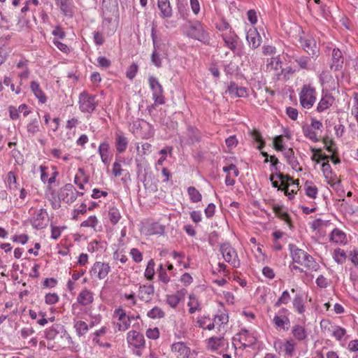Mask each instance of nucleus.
Here are the masks:
<instances>
[{
	"label": "nucleus",
	"mask_w": 358,
	"mask_h": 358,
	"mask_svg": "<svg viewBox=\"0 0 358 358\" xmlns=\"http://www.w3.org/2000/svg\"><path fill=\"white\" fill-rule=\"evenodd\" d=\"M291 256L294 262L305 266L309 270L317 271L319 265L314 260L312 256L304 250L296 248L295 245H290Z\"/></svg>",
	"instance_id": "obj_1"
},
{
	"label": "nucleus",
	"mask_w": 358,
	"mask_h": 358,
	"mask_svg": "<svg viewBox=\"0 0 358 358\" xmlns=\"http://www.w3.org/2000/svg\"><path fill=\"white\" fill-rule=\"evenodd\" d=\"M96 96L84 91L78 97L79 109L82 113H90L94 112L98 103L95 101Z\"/></svg>",
	"instance_id": "obj_2"
},
{
	"label": "nucleus",
	"mask_w": 358,
	"mask_h": 358,
	"mask_svg": "<svg viewBox=\"0 0 358 358\" xmlns=\"http://www.w3.org/2000/svg\"><path fill=\"white\" fill-rule=\"evenodd\" d=\"M301 105L305 108H310L316 100V92L314 87L305 85L299 94Z\"/></svg>",
	"instance_id": "obj_3"
},
{
	"label": "nucleus",
	"mask_w": 358,
	"mask_h": 358,
	"mask_svg": "<svg viewBox=\"0 0 358 358\" xmlns=\"http://www.w3.org/2000/svg\"><path fill=\"white\" fill-rule=\"evenodd\" d=\"M220 252L224 259L234 268H238L241 265L238 254L235 249L229 243H224L220 245Z\"/></svg>",
	"instance_id": "obj_4"
},
{
	"label": "nucleus",
	"mask_w": 358,
	"mask_h": 358,
	"mask_svg": "<svg viewBox=\"0 0 358 358\" xmlns=\"http://www.w3.org/2000/svg\"><path fill=\"white\" fill-rule=\"evenodd\" d=\"M208 350L221 355L224 352H227L229 343L223 336H213L207 340Z\"/></svg>",
	"instance_id": "obj_5"
},
{
	"label": "nucleus",
	"mask_w": 358,
	"mask_h": 358,
	"mask_svg": "<svg viewBox=\"0 0 358 358\" xmlns=\"http://www.w3.org/2000/svg\"><path fill=\"white\" fill-rule=\"evenodd\" d=\"M83 193L78 192L72 184H66L61 188L59 199L66 203H73L78 196H83Z\"/></svg>",
	"instance_id": "obj_6"
},
{
	"label": "nucleus",
	"mask_w": 358,
	"mask_h": 358,
	"mask_svg": "<svg viewBox=\"0 0 358 358\" xmlns=\"http://www.w3.org/2000/svg\"><path fill=\"white\" fill-rule=\"evenodd\" d=\"M149 85L152 91V99L155 101V104H164V99L163 96V87L159 83L158 80L151 76L148 78Z\"/></svg>",
	"instance_id": "obj_7"
},
{
	"label": "nucleus",
	"mask_w": 358,
	"mask_h": 358,
	"mask_svg": "<svg viewBox=\"0 0 358 358\" xmlns=\"http://www.w3.org/2000/svg\"><path fill=\"white\" fill-rule=\"evenodd\" d=\"M32 227L35 229H43L48 222V213L43 208L36 210L30 220Z\"/></svg>",
	"instance_id": "obj_8"
},
{
	"label": "nucleus",
	"mask_w": 358,
	"mask_h": 358,
	"mask_svg": "<svg viewBox=\"0 0 358 358\" xmlns=\"http://www.w3.org/2000/svg\"><path fill=\"white\" fill-rule=\"evenodd\" d=\"M266 71L273 77H279L282 73L281 61L279 57H272L267 60Z\"/></svg>",
	"instance_id": "obj_9"
},
{
	"label": "nucleus",
	"mask_w": 358,
	"mask_h": 358,
	"mask_svg": "<svg viewBox=\"0 0 358 358\" xmlns=\"http://www.w3.org/2000/svg\"><path fill=\"white\" fill-rule=\"evenodd\" d=\"M110 271L108 264L96 262L94 264L90 273L92 275H96L99 279H104Z\"/></svg>",
	"instance_id": "obj_10"
},
{
	"label": "nucleus",
	"mask_w": 358,
	"mask_h": 358,
	"mask_svg": "<svg viewBox=\"0 0 358 358\" xmlns=\"http://www.w3.org/2000/svg\"><path fill=\"white\" fill-rule=\"evenodd\" d=\"M187 35L199 41H202L206 38V32L203 31L201 24L198 22L189 25L187 30Z\"/></svg>",
	"instance_id": "obj_11"
},
{
	"label": "nucleus",
	"mask_w": 358,
	"mask_h": 358,
	"mask_svg": "<svg viewBox=\"0 0 358 358\" xmlns=\"http://www.w3.org/2000/svg\"><path fill=\"white\" fill-rule=\"evenodd\" d=\"M127 342L129 345L136 348H141L145 345L143 335L136 331H130L127 333Z\"/></svg>",
	"instance_id": "obj_12"
},
{
	"label": "nucleus",
	"mask_w": 358,
	"mask_h": 358,
	"mask_svg": "<svg viewBox=\"0 0 358 358\" xmlns=\"http://www.w3.org/2000/svg\"><path fill=\"white\" fill-rule=\"evenodd\" d=\"M171 351L177 358H189L190 349L183 342L174 343Z\"/></svg>",
	"instance_id": "obj_13"
},
{
	"label": "nucleus",
	"mask_w": 358,
	"mask_h": 358,
	"mask_svg": "<svg viewBox=\"0 0 358 358\" xmlns=\"http://www.w3.org/2000/svg\"><path fill=\"white\" fill-rule=\"evenodd\" d=\"M343 61L344 59L341 51L338 48H334L332 51L330 69L334 71H341L343 66Z\"/></svg>",
	"instance_id": "obj_14"
},
{
	"label": "nucleus",
	"mask_w": 358,
	"mask_h": 358,
	"mask_svg": "<svg viewBox=\"0 0 358 358\" xmlns=\"http://www.w3.org/2000/svg\"><path fill=\"white\" fill-rule=\"evenodd\" d=\"M299 42L302 48L309 55H316V42L311 36L300 37Z\"/></svg>",
	"instance_id": "obj_15"
},
{
	"label": "nucleus",
	"mask_w": 358,
	"mask_h": 358,
	"mask_svg": "<svg viewBox=\"0 0 358 358\" xmlns=\"http://www.w3.org/2000/svg\"><path fill=\"white\" fill-rule=\"evenodd\" d=\"M155 292V288L152 285H140L138 292V298L145 302L151 300Z\"/></svg>",
	"instance_id": "obj_16"
},
{
	"label": "nucleus",
	"mask_w": 358,
	"mask_h": 358,
	"mask_svg": "<svg viewBox=\"0 0 358 358\" xmlns=\"http://www.w3.org/2000/svg\"><path fill=\"white\" fill-rule=\"evenodd\" d=\"M222 37L225 45L234 52L236 50L238 41V36L234 31H229V32L222 34Z\"/></svg>",
	"instance_id": "obj_17"
},
{
	"label": "nucleus",
	"mask_w": 358,
	"mask_h": 358,
	"mask_svg": "<svg viewBox=\"0 0 358 358\" xmlns=\"http://www.w3.org/2000/svg\"><path fill=\"white\" fill-rule=\"evenodd\" d=\"M246 39L252 49L257 48L262 43V38L255 29H250L248 31Z\"/></svg>",
	"instance_id": "obj_18"
},
{
	"label": "nucleus",
	"mask_w": 358,
	"mask_h": 358,
	"mask_svg": "<svg viewBox=\"0 0 358 358\" xmlns=\"http://www.w3.org/2000/svg\"><path fill=\"white\" fill-rule=\"evenodd\" d=\"M158 8L160 10V16L162 18H170L173 15V10L169 0H158Z\"/></svg>",
	"instance_id": "obj_19"
},
{
	"label": "nucleus",
	"mask_w": 358,
	"mask_h": 358,
	"mask_svg": "<svg viewBox=\"0 0 358 358\" xmlns=\"http://www.w3.org/2000/svg\"><path fill=\"white\" fill-rule=\"evenodd\" d=\"M165 231V227L158 222H153L148 224L144 229V233L147 236L164 235Z\"/></svg>",
	"instance_id": "obj_20"
},
{
	"label": "nucleus",
	"mask_w": 358,
	"mask_h": 358,
	"mask_svg": "<svg viewBox=\"0 0 358 358\" xmlns=\"http://www.w3.org/2000/svg\"><path fill=\"white\" fill-rule=\"evenodd\" d=\"M199 138V131L196 128L189 126L187 129L186 136H182L180 137V141L182 143L189 144L197 141Z\"/></svg>",
	"instance_id": "obj_21"
},
{
	"label": "nucleus",
	"mask_w": 358,
	"mask_h": 358,
	"mask_svg": "<svg viewBox=\"0 0 358 358\" xmlns=\"http://www.w3.org/2000/svg\"><path fill=\"white\" fill-rule=\"evenodd\" d=\"M334 102V98L331 94L326 93L325 94L322 95V99H320L317 107V110L319 113H322L325 110L330 108Z\"/></svg>",
	"instance_id": "obj_22"
},
{
	"label": "nucleus",
	"mask_w": 358,
	"mask_h": 358,
	"mask_svg": "<svg viewBox=\"0 0 358 358\" xmlns=\"http://www.w3.org/2000/svg\"><path fill=\"white\" fill-rule=\"evenodd\" d=\"M273 322L276 329H282L285 331L289 329L290 324L289 319L286 315H275L273 317Z\"/></svg>",
	"instance_id": "obj_23"
},
{
	"label": "nucleus",
	"mask_w": 358,
	"mask_h": 358,
	"mask_svg": "<svg viewBox=\"0 0 358 358\" xmlns=\"http://www.w3.org/2000/svg\"><path fill=\"white\" fill-rule=\"evenodd\" d=\"M20 113H23L24 116H27L29 114L30 111L26 104H21L17 108L14 106L9 107L10 117L12 120H17Z\"/></svg>",
	"instance_id": "obj_24"
},
{
	"label": "nucleus",
	"mask_w": 358,
	"mask_h": 358,
	"mask_svg": "<svg viewBox=\"0 0 358 358\" xmlns=\"http://www.w3.org/2000/svg\"><path fill=\"white\" fill-rule=\"evenodd\" d=\"M93 294L85 289L83 290L77 297V301L83 306H88L93 302Z\"/></svg>",
	"instance_id": "obj_25"
},
{
	"label": "nucleus",
	"mask_w": 358,
	"mask_h": 358,
	"mask_svg": "<svg viewBox=\"0 0 358 358\" xmlns=\"http://www.w3.org/2000/svg\"><path fill=\"white\" fill-rule=\"evenodd\" d=\"M127 138L120 132L116 133L115 134V147L120 153L124 152L128 145Z\"/></svg>",
	"instance_id": "obj_26"
},
{
	"label": "nucleus",
	"mask_w": 358,
	"mask_h": 358,
	"mask_svg": "<svg viewBox=\"0 0 358 358\" xmlns=\"http://www.w3.org/2000/svg\"><path fill=\"white\" fill-rule=\"evenodd\" d=\"M292 59L297 64L301 69L310 70L311 69V59L309 57L306 56H292Z\"/></svg>",
	"instance_id": "obj_27"
},
{
	"label": "nucleus",
	"mask_w": 358,
	"mask_h": 358,
	"mask_svg": "<svg viewBox=\"0 0 358 358\" xmlns=\"http://www.w3.org/2000/svg\"><path fill=\"white\" fill-rule=\"evenodd\" d=\"M284 156L286 158L287 163L292 166L293 169L299 171L301 170L299 168V163L294 156L292 148H289L288 150H285L284 152Z\"/></svg>",
	"instance_id": "obj_28"
},
{
	"label": "nucleus",
	"mask_w": 358,
	"mask_h": 358,
	"mask_svg": "<svg viewBox=\"0 0 358 358\" xmlns=\"http://www.w3.org/2000/svg\"><path fill=\"white\" fill-rule=\"evenodd\" d=\"M292 334L293 337L299 341H304L307 338V333L304 327L299 324H296L292 327Z\"/></svg>",
	"instance_id": "obj_29"
},
{
	"label": "nucleus",
	"mask_w": 358,
	"mask_h": 358,
	"mask_svg": "<svg viewBox=\"0 0 358 358\" xmlns=\"http://www.w3.org/2000/svg\"><path fill=\"white\" fill-rule=\"evenodd\" d=\"M99 154L100 155L102 162L105 165H108L110 162L109 145L107 143H102L99 147Z\"/></svg>",
	"instance_id": "obj_30"
},
{
	"label": "nucleus",
	"mask_w": 358,
	"mask_h": 358,
	"mask_svg": "<svg viewBox=\"0 0 358 358\" xmlns=\"http://www.w3.org/2000/svg\"><path fill=\"white\" fill-rule=\"evenodd\" d=\"M275 176L278 178L281 181V185L283 187V191L286 196H289V182H292L294 180L292 178L289 176L288 175H284L281 173H276Z\"/></svg>",
	"instance_id": "obj_31"
},
{
	"label": "nucleus",
	"mask_w": 358,
	"mask_h": 358,
	"mask_svg": "<svg viewBox=\"0 0 358 358\" xmlns=\"http://www.w3.org/2000/svg\"><path fill=\"white\" fill-rule=\"evenodd\" d=\"M31 90L34 94L35 96L41 101V103H45L46 101V96L44 92L41 89L39 84L36 81H32L31 83Z\"/></svg>",
	"instance_id": "obj_32"
},
{
	"label": "nucleus",
	"mask_w": 358,
	"mask_h": 358,
	"mask_svg": "<svg viewBox=\"0 0 358 358\" xmlns=\"http://www.w3.org/2000/svg\"><path fill=\"white\" fill-rule=\"evenodd\" d=\"M330 240L336 243H345L346 235L341 230L335 229L331 233Z\"/></svg>",
	"instance_id": "obj_33"
},
{
	"label": "nucleus",
	"mask_w": 358,
	"mask_h": 358,
	"mask_svg": "<svg viewBox=\"0 0 358 358\" xmlns=\"http://www.w3.org/2000/svg\"><path fill=\"white\" fill-rule=\"evenodd\" d=\"M296 343L292 338H289L283 344V351L285 355L288 357H292L294 355Z\"/></svg>",
	"instance_id": "obj_34"
},
{
	"label": "nucleus",
	"mask_w": 358,
	"mask_h": 358,
	"mask_svg": "<svg viewBox=\"0 0 358 358\" xmlns=\"http://www.w3.org/2000/svg\"><path fill=\"white\" fill-rule=\"evenodd\" d=\"M73 327L79 337L84 336L89 330V325L82 320L75 321Z\"/></svg>",
	"instance_id": "obj_35"
},
{
	"label": "nucleus",
	"mask_w": 358,
	"mask_h": 358,
	"mask_svg": "<svg viewBox=\"0 0 358 358\" xmlns=\"http://www.w3.org/2000/svg\"><path fill=\"white\" fill-rule=\"evenodd\" d=\"M303 134L313 142H318L320 139L317 138L315 131L310 126H303L302 127Z\"/></svg>",
	"instance_id": "obj_36"
},
{
	"label": "nucleus",
	"mask_w": 358,
	"mask_h": 358,
	"mask_svg": "<svg viewBox=\"0 0 358 358\" xmlns=\"http://www.w3.org/2000/svg\"><path fill=\"white\" fill-rule=\"evenodd\" d=\"M273 210L275 214L280 219L286 222L287 224H290V219L289 215L282 210V206L274 205L273 206Z\"/></svg>",
	"instance_id": "obj_37"
},
{
	"label": "nucleus",
	"mask_w": 358,
	"mask_h": 358,
	"mask_svg": "<svg viewBox=\"0 0 358 358\" xmlns=\"http://www.w3.org/2000/svg\"><path fill=\"white\" fill-rule=\"evenodd\" d=\"M157 273L158 275L159 280L160 282H163L164 284H168L170 282V277L166 272V269L162 264L159 266Z\"/></svg>",
	"instance_id": "obj_38"
},
{
	"label": "nucleus",
	"mask_w": 358,
	"mask_h": 358,
	"mask_svg": "<svg viewBox=\"0 0 358 358\" xmlns=\"http://www.w3.org/2000/svg\"><path fill=\"white\" fill-rule=\"evenodd\" d=\"M293 306L296 312L299 314L303 313L305 311L303 300L300 295H296L292 301Z\"/></svg>",
	"instance_id": "obj_39"
},
{
	"label": "nucleus",
	"mask_w": 358,
	"mask_h": 358,
	"mask_svg": "<svg viewBox=\"0 0 358 358\" xmlns=\"http://www.w3.org/2000/svg\"><path fill=\"white\" fill-rule=\"evenodd\" d=\"M108 217L113 224H117L121 217L119 210L115 207L110 208L108 210Z\"/></svg>",
	"instance_id": "obj_40"
},
{
	"label": "nucleus",
	"mask_w": 358,
	"mask_h": 358,
	"mask_svg": "<svg viewBox=\"0 0 358 358\" xmlns=\"http://www.w3.org/2000/svg\"><path fill=\"white\" fill-rule=\"evenodd\" d=\"M39 120L35 118L27 124V129L29 135L34 136L37 132L39 131Z\"/></svg>",
	"instance_id": "obj_41"
},
{
	"label": "nucleus",
	"mask_w": 358,
	"mask_h": 358,
	"mask_svg": "<svg viewBox=\"0 0 358 358\" xmlns=\"http://www.w3.org/2000/svg\"><path fill=\"white\" fill-rule=\"evenodd\" d=\"M306 194L310 198H316L317 194V188L313 185L311 182L306 181L305 183Z\"/></svg>",
	"instance_id": "obj_42"
},
{
	"label": "nucleus",
	"mask_w": 358,
	"mask_h": 358,
	"mask_svg": "<svg viewBox=\"0 0 358 358\" xmlns=\"http://www.w3.org/2000/svg\"><path fill=\"white\" fill-rule=\"evenodd\" d=\"M323 143L324 144V148L327 150L328 152L335 154L337 152V149L334 148L335 142L332 138L326 136L322 140Z\"/></svg>",
	"instance_id": "obj_43"
},
{
	"label": "nucleus",
	"mask_w": 358,
	"mask_h": 358,
	"mask_svg": "<svg viewBox=\"0 0 358 358\" xmlns=\"http://www.w3.org/2000/svg\"><path fill=\"white\" fill-rule=\"evenodd\" d=\"M187 192L192 202L197 203L201 200V194L194 187H189Z\"/></svg>",
	"instance_id": "obj_44"
},
{
	"label": "nucleus",
	"mask_w": 358,
	"mask_h": 358,
	"mask_svg": "<svg viewBox=\"0 0 358 358\" xmlns=\"http://www.w3.org/2000/svg\"><path fill=\"white\" fill-rule=\"evenodd\" d=\"M189 300L187 303V306H189V312L192 314L195 311L199 309V303L194 295H190L189 297Z\"/></svg>",
	"instance_id": "obj_45"
},
{
	"label": "nucleus",
	"mask_w": 358,
	"mask_h": 358,
	"mask_svg": "<svg viewBox=\"0 0 358 358\" xmlns=\"http://www.w3.org/2000/svg\"><path fill=\"white\" fill-rule=\"evenodd\" d=\"M147 315L152 319H159L164 317V312L159 307H154L148 312Z\"/></svg>",
	"instance_id": "obj_46"
},
{
	"label": "nucleus",
	"mask_w": 358,
	"mask_h": 358,
	"mask_svg": "<svg viewBox=\"0 0 358 358\" xmlns=\"http://www.w3.org/2000/svg\"><path fill=\"white\" fill-rule=\"evenodd\" d=\"M99 221L95 215L90 216L86 220L83 221L80 224L81 227H91L95 230V227L97 225Z\"/></svg>",
	"instance_id": "obj_47"
},
{
	"label": "nucleus",
	"mask_w": 358,
	"mask_h": 358,
	"mask_svg": "<svg viewBox=\"0 0 358 358\" xmlns=\"http://www.w3.org/2000/svg\"><path fill=\"white\" fill-rule=\"evenodd\" d=\"M155 275V262L153 259H150L147 265L145 271V277L148 280H152Z\"/></svg>",
	"instance_id": "obj_48"
},
{
	"label": "nucleus",
	"mask_w": 358,
	"mask_h": 358,
	"mask_svg": "<svg viewBox=\"0 0 358 358\" xmlns=\"http://www.w3.org/2000/svg\"><path fill=\"white\" fill-rule=\"evenodd\" d=\"M331 331L332 336H334L335 338L338 341H341L346 334V330L344 328L338 326L333 327Z\"/></svg>",
	"instance_id": "obj_49"
},
{
	"label": "nucleus",
	"mask_w": 358,
	"mask_h": 358,
	"mask_svg": "<svg viewBox=\"0 0 358 358\" xmlns=\"http://www.w3.org/2000/svg\"><path fill=\"white\" fill-rule=\"evenodd\" d=\"M345 258L346 255L343 250L338 248L334 250V259L337 263L343 264L345 262Z\"/></svg>",
	"instance_id": "obj_50"
},
{
	"label": "nucleus",
	"mask_w": 358,
	"mask_h": 358,
	"mask_svg": "<svg viewBox=\"0 0 358 358\" xmlns=\"http://www.w3.org/2000/svg\"><path fill=\"white\" fill-rule=\"evenodd\" d=\"M290 300V295L288 291H284L281 295V296L278 299V301L275 303V307H279L282 304L288 303Z\"/></svg>",
	"instance_id": "obj_51"
},
{
	"label": "nucleus",
	"mask_w": 358,
	"mask_h": 358,
	"mask_svg": "<svg viewBox=\"0 0 358 358\" xmlns=\"http://www.w3.org/2000/svg\"><path fill=\"white\" fill-rule=\"evenodd\" d=\"M59 326L58 324H55L52 326L50 329L45 331V338L48 340H52L55 338L56 335L58 334L57 328Z\"/></svg>",
	"instance_id": "obj_52"
},
{
	"label": "nucleus",
	"mask_w": 358,
	"mask_h": 358,
	"mask_svg": "<svg viewBox=\"0 0 358 358\" xmlns=\"http://www.w3.org/2000/svg\"><path fill=\"white\" fill-rule=\"evenodd\" d=\"M117 326L118 327L119 331H126L130 326L129 317H126L124 320H118V322H117Z\"/></svg>",
	"instance_id": "obj_53"
},
{
	"label": "nucleus",
	"mask_w": 358,
	"mask_h": 358,
	"mask_svg": "<svg viewBox=\"0 0 358 358\" xmlns=\"http://www.w3.org/2000/svg\"><path fill=\"white\" fill-rule=\"evenodd\" d=\"M138 69V65L134 63L130 65L126 72L127 77L130 80H132L136 76Z\"/></svg>",
	"instance_id": "obj_54"
},
{
	"label": "nucleus",
	"mask_w": 358,
	"mask_h": 358,
	"mask_svg": "<svg viewBox=\"0 0 358 358\" xmlns=\"http://www.w3.org/2000/svg\"><path fill=\"white\" fill-rule=\"evenodd\" d=\"M59 300V296L56 293H49L45 296V301L48 305L56 303Z\"/></svg>",
	"instance_id": "obj_55"
},
{
	"label": "nucleus",
	"mask_w": 358,
	"mask_h": 358,
	"mask_svg": "<svg viewBox=\"0 0 358 358\" xmlns=\"http://www.w3.org/2000/svg\"><path fill=\"white\" fill-rule=\"evenodd\" d=\"M130 255L136 263L141 262L143 259L142 253L137 248H132L130 251Z\"/></svg>",
	"instance_id": "obj_56"
},
{
	"label": "nucleus",
	"mask_w": 358,
	"mask_h": 358,
	"mask_svg": "<svg viewBox=\"0 0 358 358\" xmlns=\"http://www.w3.org/2000/svg\"><path fill=\"white\" fill-rule=\"evenodd\" d=\"M275 149L278 151H283V138L282 136H277L273 140Z\"/></svg>",
	"instance_id": "obj_57"
},
{
	"label": "nucleus",
	"mask_w": 358,
	"mask_h": 358,
	"mask_svg": "<svg viewBox=\"0 0 358 358\" xmlns=\"http://www.w3.org/2000/svg\"><path fill=\"white\" fill-rule=\"evenodd\" d=\"M53 44L62 52L68 53L69 52V48L64 43L60 42L57 38H55L52 41Z\"/></svg>",
	"instance_id": "obj_58"
},
{
	"label": "nucleus",
	"mask_w": 358,
	"mask_h": 358,
	"mask_svg": "<svg viewBox=\"0 0 358 358\" xmlns=\"http://www.w3.org/2000/svg\"><path fill=\"white\" fill-rule=\"evenodd\" d=\"M124 169H122L121 164L119 162H115L113 165V174L115 177H119L122 175Z\"/></svg>",
	"instance_id": "obj_59"
},
{
	"label": "nucleus",
	"mask_w": 358,
	"mask_h": 358,
	"mask_svg": "<svg viewBox=\"0 0 358 358\" xmlns=\"http://www.w3.org/2000/svg\"><path fill=\"white\" fill-rule=\"evenodd\" d=\"M166 301L171 307L175 308L178 306L180 299L177 295H169L167 296Z\"/></svg>",
	"instance_id": "obj_60"
},
{
	"label": "nucleus",
	"mask_w": 358,
	"mask_h": 358,
	"mask_svg": "<svg viewBox=\"0 0 358 358\" xmlns=\"http://www.w3.org/2000/svg\"><path fill=\"white\" fill-rule=\"evenodd\" d=\"M262 52L264 55H273L276 52V48L272 45H264L262 47Z\"/></svg>",
	"instance_id": "obj_61"
},
{
	"label": "nucleus",
	"mask_w": 358,
	"mask_h": 358,
	"mask_svg": "<svg viewBox=\"0 0 358 358\" xmlns=\"http://www.w3.org/2000/svg\"><path fill=\"white\" fill-rule=\"evenodd\" d=\"M113 259L115 260L120 261L121 263L124 264L127 262L128 259L127 256L122 253V252L115 251L113 253Z\"/></svg>",
	"instance_id": "obj_62"
},
{
	"label": "nucleus",
	"mask_w": 358,
	"mask_h": 358,
	"mask_svg": "<svg viewBox=\"0 0 358 358\" xmlns=\"http://www.w3.org/2000/svg\"><path fill=\"white\" fill-rule=\"evenodd\" d=\"M286 113L288 117L292 120H296L298 117V110L292 107H287L286 109Z\"/></svg>",
	"instance_id": "obj_63"
},
{
	"label": "nucleus",
	"mask_w": 358,
	"mask_h": 358,
	"mask_svg": "<svg viewBox=\"0 0 358 358\" xmlns=\"http://www.w3.org/2000/svg\"><path fill=\"white\" fill-rule=\"evenodd\" d=\"M34 332L35 331L32 327H24L21 329L20 334L22 338L25 339L31 336Z\"/></svg>",
	"instance_id": "obj_64"
}]
</instances>
